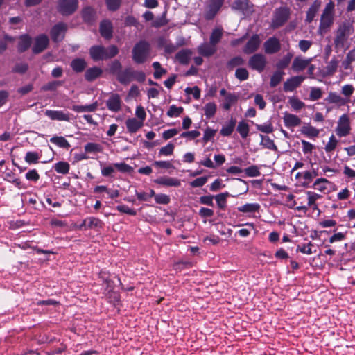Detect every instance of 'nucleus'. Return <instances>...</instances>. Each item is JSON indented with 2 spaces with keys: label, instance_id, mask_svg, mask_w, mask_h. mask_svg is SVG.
I'll return each mask as SVG.
<instances>
[{
  "label": "nucleus",
  "instance_id": "obj_1",
  "mask_svg": "<svg viewBox=\"0 0 355 355\" xmlns=\"http://www.w3.org/2000/svg\"><path fill=\"white\" fill-rule=\"evenodd\" d=\"M150 44L145 40L137 42L132 50V58L136 64H143L150 57Z\"/></svg>",
  "mask_w": 355,
  "mask_h": 355
},
{
  "label": "nucleus",
  "instance_id": "obj_2",
  "mask_svg": "<svg viewBox=\"0 0 355 355\" xmlns=\"http://www.w3.org/2000/svg\"><path fill=\"white\" fill-rule=\"evenodd\" d=\"M146 80V75L142 71L135 70L132 67H127L118 76V81L122 85H128L132 81L143 83Z\"/></svg>",
  "mask_w": 355,
  "mask_h": 355
},
{
  "label": "nucleus",
  "instance_id": "obj_3",
  "mask_svg": "<svg viewBox=\"0 0 355 355\" xmlns=\"http://www.w3.org/2000/svg\"><path fill=\"white\" fill-rule=\"evenodd\" d=\"M335 4L330 1L326 4L320 17L319 31H325L333 24Z\"/></svg>",
  "mask_w": 355,
  "mask_h": 355
},
{
  "label": "nucleus",
  "instance_id": "obj_4",
  "mask_svg": "<svg viewBox=\"0 0 355 355\" xmlns=\"http://www.w3.org/2000/svg\"><path fill=\"white\" fill-rule=\"evenodd\" d=\"M352 32V25L349 22H343L338 28L336 37L334 39V44L336 48L344 46L349 36Z\"/></svg>",
  "mask_w": 355,
  "mask_h": 355
},
{
  "label": "nucleus",
  "instance_id": "obj_5",
  "mask_svg": "<svg viewBox=\"0 0 355 355\" xmlns=\"http://www.w3.org/2000/svg\"><path fill=\"white\" fill-rule=\"evenodd\" d=\"M291 15V10L287 7H279L275 10L271 20L270 27L277 29L282 27L288 20Z\"/></svg>",
  "mask_w": 355,
  "mask_h": 355
},
{
  "label": "nucleus",
  "instance_id": "obj_6",
  "mask_svg": "<svg viewBox=\"0 0 355 355\" xmlns=\"http://www.w3.org/2000/svg\"><path fill=\"white\" fill-rule=\"evenodd\" d=\"M307 196V205H300L295 207L297 211H302L306 213L309 208H311L313 210H318V205L316 201L322 198V196L313 191H306Z\"/></svg>",
  "mask_w": 355,
  "mask_h": 355
},
{
  "label": "nucleus",
  "instance_id": "obj_7",
  "mask_svg": "<svg viewBox=\"0 0 355 355\" xmlns=\"http://www.w3.org/2000/svg\"><path fill=\"white\" fill-rule=\"evenodd\" d=\"M335 131L339 137H344L349 135L351 131L350 120L347 114H343L339 118Z\"/></svg>",
  "mask_w": 355,
  "mask_h": 355
},
{
  "label": "nucleus",
  "instance_id": "obj_8",
  "mask_svg": "<svg viewBox=\"0 0 355 355\" xmlns=\"http://www.w3.org/2000/svg\"><path fill=\"white\" fill-rule=\"evenodd\" d=\"M267 60L264 55L261 53H257L253 55L249 58L248 65L253 69L258 72H262L266 66Z\"/></svg>",
  "mask_w": 355,
  "mask_h": 355
},
{
  "label": "nucleus",
  "instance_id": "obj_9",
  "mask_svg": "<svg viewBox=\"0 0 355 355\" xmlns=\"http://www.w3.org/2000/svg\"><path fill=\"white\" fill-rule=\"evenodd\" d=\"M78 5V0H59L58 9L62 15H69L76 10Z\"/></svg>",
  "mask_w": 355,
  "mask_h": 355
},
{
  "label": "nucleus",
  "instance_id": "obj_10",
  "mask_svg": "<svg viewBox=\"0 0 355 355\" xmlns=\"http://www.w3.org/2000/svg\"><path fill=\"white\" fill-rule=\"evenodd\" d=\"M224 0H209L205 9V18L212 19L223 6Z\"/></svg>",
  "mask_w": 355,
  "mask_h": 355
},
{
  "label": "nucleus",
  "instance_id": "obj_11",
  "mask_svg": "<svg viewBox=\"0 0 355 355\" xmlns=\"http://www.w3.org/2000/svg\"><path fill=\"white\" fill-rule=\"evenodd\" d=\"M105 103L107 109L113 112H118L121 110L122 100L116 93H110Z\"/></svg>",
  "mask_w": 355,
  "mask_h": 355
},
{
  "label": "nucleus",
  "instance_id": "obj_12",
  "mask_svg": "<svg viewBox=\"0 0 355 355\" xmlns=\"http://www.w3.org/2000/svg\"><path fill=\"white\" fill-rule=\"evenodd\" d=\"M46 116L53 121H70L71 114L63 110H46L44 112Z\"/></svg>",
  "mask_w": 355,
  "mask_h": 355
},
{
  "label": "nucleus",
  "instance_id": "obj_13",
  "mask_svg": "<svg viewBox=\"0 0 355 355\" xmlns=\"http://www.w3.org/2000/svg\"><path fill=\"white\" fill-rule=\"evenodd\" d=\"M67 26L64 23L60 22L55 24L51 31V36L55 42L61 41L64 36Z\"/></svg>",
  "mask_w": 355,
  "mask_h": 355
},
{
  "label": "nucleus",
  "instance_id": "obj_14",
  "mask_svg": "<svg viewBox=\"0 0 355 355\" xmlns=\"http://www.w3.org/2000/svg\"><path fill=\"white\" fill-rule=\"evenodd\" d=\"M264 51L268 54H274L277 53L281 49V44L275 37H271L263 44Z\"/></svg>",
  "mask_w": 355,
  "mask_h": 355
},
{
  "label": "nucleus",
  "instance_id": "obj_15",
  "mask_svg": "<svg viewBox=\"0 0 355 355\" xmlns=\"http://www.w3.org/2000/svg\"><path fill=\"white\" fill-rule=\"evenodd\" d=\"M304 80V77L302 76H293L287 79L284 83V90L285 92H293L302 84Z\"/></svg>",
  "mask_w": 355,
  "mask_h": 355
},
{
  "label": "nucleus",
  "instance_id": "obj_16",
  "mask_svg": "<svg viewBox=\"0 0 355 355\" xmlns=\"http://www.w3.org/2000/svg\"><path fill=\"white\" fill-rule=\"evenodd\" d=\"M49 41L48 37L44 34L37 36L33 46V53H40L43 51L47 47Z\"/></svg>",
  "mask_w": 355,
  "mask_h": 355
},
{
  "label": "nucleus",
  "instance_id": "obj_17",
  "mask_svg": "<svg viewBox=\"0 0 355 355\" xmlns=\"http://www.w3.org/2000/svg\"><path fill=\"white\" fill-rule=\"evenodd\" d=\"M261 44V39L259 35L255 34L252 36V37L247 42L243 52L246 54H251L256 51Z\"/></svg>",
  "mask_w": 355,
  "mask_h": 355
},
{
  "label": "nucleus",
  "instance_id": "obj_18",
  "mask_svg": "<svg viewBox=\"0 0 355 355\" xmlns=\"http://www.w3.org/2000/svg\"><path fill=\"white\" fill-rule=\"evenodd\" d=\"M198 53L204 57H211L217 51L216 46L210 42H204L198 46Z\"/></svg>",
  "mask_w": 355,
  "mask_h": 355
},
{
  "label": "nucleus",
  "instance_id": "obj_19",
  "mask_svg": "<svg viewBox=\"0 0 355 355\" xmlns=\"http://www.w3.org/2000/svg\"><path fill=\"white\" fill-rule=\"evenodd\" d=\"M239 98V96L237 94L229 93V94L224 97L220 105L221 107L226 111L230 110L232 106L236 104Z\"/></svg>",
  "mask_w": 355,
  "mask_h": 355
},
{
  "label": "nucleus",
  "instance_id": "obj_20",
  "mask_svg": "<svg viewBox=\"0 0 355 355\" xmlns=\"http://www.w3.org/2000/svg\"><path fill=\"white\" fill-rule=\"evenodd\" d=\"M236 125V119L231 117L227 122H225L220 131V133L223 137H229L234 132Z\"/></svg>",
  "mask_w": 355,
  "mask_h": 355
},
{
  "label": "nucleus",
  "instance_id": "obj_21",
  "mask_svg": "<svg viewBox=\"0 0 355 355\" xmlns=\"http://www.w3.org/2000/svg\"><path fill=\"white\" fill-rule=\"evenodd\" d=\"M89 53L94 60H106L105 48L102 46H94L90 48Z\"/></svg>",
  "mask_w": 355,
  "mask_h": 355
},
{
  "label": "nucleus",
  "instance_id": "obj_22",
  "mask_svg": "<svg viewBox=\"0 0 355 355\" xmlns=\"http://www.w3.org/2000/svg\"><path fill=\"white\" fill-rule=\"evenodd\" d=\"M321 6L320 0H315L313 3L310 6L308 10L306 11V21L311 23L313 21L317 12H318Z\"/></svg>",
  "mask_w": 355,
  "mask_h": 355
},
{
  "label": "nucleus",
  "instance_id": "obj_23",
  "mask_svg": "<svg viewBox=\"0 0 355 355\" xmlns=\"http://www.w3.org/2000/svg\"><path fill=\"white\" fill-rule=\"evenodd\" d=\"M156 183L166 187H179L181 184L180 180L176 178L161 177L155 180Z\"/></svg>",
  "mask_w": 355,
  "mask_h": 355
},
{
  "label": "nucleus",
  "instance_id": "obj_24",
  "mask_svg": "<svg viewBox=\"0 0 355 355\" xmlns=\"http://www.w3.org/2000/svg\"><path fill=\"white\" fill-rule=\"evenodd\" d=\"M311 59H303L300 57H296L292 64V69L295 71H301L306 69L311 62Z\"/></svg>",
  "mask_w": 355,
  "mask_h": 355
},
{
  "label": "nucleus",
  "instance_id": "obj_25",
  "mask_svg": "<svg viewBox=\"0 0 355 355\" xmlns=\"http://www.w3.org/2000/svg\"><path fill=\"white\" fill-rule=\"evenodd\" d=\"M283 119L287 128L298 126L301 123V119L297 116L289 113H285Z\"/></svg>",
  "mask_w": 355,
  "mask_h": 355
},
{
  "label": "nucleus",
  "instance_id": "obj_26",
  "mask_svg": "<svg viewBox=\"0 0 355 355\" xmlns=\"http://www.w3.org/2000/svg\"><path fill=\"white\" fill-rule=\"evenodd\" d=\"M125 125L130 133H135L143 126L144 123L135 118H130L126 120Z\"/></svg>",
  "mask_w": 355,
  "mask_h": 355
},
{
  "label": "nucleus",
  "instance_id": "obj_27",
  "mask_svg": "<svg viewBox=\"0 0 355 355\" xmlns=\"http://www.w3.org/2000/svg\"><path fill=\"white\" fill-rule=\"evenodd\" d=\"M100 32L105 39H110L112 36V25L108 20H104L101 23Z\"/></svg>",
  "mask_w": 355,
  "mask_h": 355
},
{
  "label": "nucleus",
  "instance_id": "obj_28",
  "mask_svg": "<svg viewBox=\"0 0 355 355\" xmlns=\"http://www.w3.org/2000/svg\"><path fill=\"white\" fill-rule=\"evenodd\" d=\"M331 184V182L326 178H318L313 184L311 187L317 191H319L322 193H325V191L328 189V186Z\"/></svg>",
  "mask_w": 355,
  "mask_h": 355
},
{
  "label": "nucleus",
  "instance_id": "obj_29",
  "mask_svg": "<svg viewBox=\"0 0 355 355\" xmlns=\"http://www.w3.org/2000/svg\"><path fill=\"white\" fill-rule=\"evenodd\" d=\"M103 71L98 67L89 68L85 73V78L87 81H93L100 77Z\"/></svg>",
  "mask_w": 355,
  "mask_h": 355
},
{
  "label": "nucleus",
  "instance_id": "obj_30",
  "mask_svg": "<svg viewBox=\"0 0 355 355\" xmlns=\"http://www.w3.org/2000/svg\"><path fill=\"white\" fill-rule=\"evenodd\" d=\"M259 203H246L237 208L238 211L245 214H253L258 212L260 209Z\"/></svg>",
  "mask_w": 355,
  "mask_h": 355
},
{
  "label": "nucleus",
  "instance_id": "obj_31",
  "mask_svg": "<svg viewBox=\"0 0 355 355\" xmlns=\"http://www.w3.org/2000/svg\"><path fill=\"white\" fill-rule=\"evenodd\" d=\"M192 52L189 49H182L179 51L176 55V60L182 64H187L189 63Z\"/></svg>",
  "mask_w": 355,
  "mask_h": 355
},
{
  "label": "nucleus",
  "instance_id": "obj_32",
  "mask_svg": "<svg viewBox=\"0 0 355 355\" xmlns=\"http://www.w3.org/2000/svg\"><path fill=\"white\" fill-rule=\"evenodd\" d=\"M223 35V30L221 27L214 28L210 35L209 42L216 46L217 44L220 41Z\"/></svg>",
  "mask_w": 355,
  "mask_h": 355
},
{
  "label": "nucleus",
  "instance_id": "obj_33",
  "mask_svg": "<svg viewBox=\"0 0 355 355\" xmlns=\"http://www.w3.org/2000/svg\"><path fill=\"white\" fill-rule=\"evenodd\" d=\"M98 107V103L94 102L92 104L87 105H73L72 110L76 112H92L96 110Z\"/></svg>",
  "mask_w": 355,
  "mask_h": 355
},
{
  "label": "nucleus",
  "instance_id": "obj_34",
  "mask_svg": "<svg viewBox=\"0 0 355 355\" xmlns=\"http://www.w3.org/2000/svg\"><path fill=\"white\" fill-rule=\"evenodd\" d=\"M72 69L76 73H80L85 70L87 63L84 59L76 58L71 63Z\"/></svg>",
  "mask_w": 355,
  "mask_h": 355
},
{
  "label": "nucleus",
  "instance_id": "obj_35",
  "mask_svg": "<svg viewBox=\"0 0 355 355\" xmlns=\"http://www.w3.org/2000/svg\"><path fill=\"white\" fill-rule=\"evenodd\" d=\"M31 38L28 35H23L19 38L18 44V51L24 52L26 51L31 46Z\"/></svg>",
  "mask_w": 355,
  "mask_h": 355
},
{
  "label": "nucleus",
  "instance_id": "obj_36",
  "mask_svg": "<svg viewBox=\"0 0 355 355\" xmlns=\"http://www.w3.org/2000/svg\"><path fill=\"white\" fill-rule=\"evenodd\" d=\"M86 221L87 223V229L99 230L103 226V222L95 217H87L86 218Z\"/></svg>",
  "mask_w": 355,
  "mask_h": 355
},
{
  "label": "nucleus",
  "instance_id": "obj_37",
  "mask_svg": "<svg viewBox=\"0 0 355 355\" xmlns=\"http://www.w3.org/2000/svg\"><path fill=\"white\" fill-rule=\"evenodd\" d=\"M293 55L291 53H288L282 59H280L276 64L278 70H283L286 69L290 64Z\"/></svg>",
  "mask_w": 355,
  "mask_h": 355
},
{
  "label": "nucleus",
  "instance_id": "obj_38",
  "mask_svg": "<svg viewBox=\"0 0 355 355\" xmlns=\"http://www.w3.org/2000/svg\"><path fill=\"white\" fill-rule=\"evenodd\" d=\"M50 141L60 148L68 149L70 147L68 141L62 136H54L50 139Z\"/></svg>",
  "mask_w": 355,
  "mask_h": 355
},
{
  "label": "nucleus",
  "instance_id": "obj_39",
  "mask_svg": "<svg viewBox=\"0 0 355 355\" xmlns=\"http://www.w3.org/2000/svg\"><path fill=\"white\" fill-rule=\"evenodd\" d=\"M284 74L285 73L283 71H276L270 78V86L271 87L277 86L282 82Z\"/></svg>",
  "mask_w": 355,
  "mask_h": 355
},
{
  "label": "nucleus",
  "instance_id": "obj_40",
  "mask_svg": "<svg viewBox=\"0 0 355 355\" xmlns=\"http://www.w3.org/2000/svg\"><path fill=\"white\" fill-rule=\"evenodd\" d=\"M250 4L249 0H236L233 2L231 7L234 10H246L249 8Z\"/></svg>",
  "mask_w": 355,
  "mask_h": 355
},
{
  "label": "nucleus",
  "instance_id": "obj_41",
  "mask_svg": "<svg viewBox=\"0 0 355 355\" xmlns=\"http://www.w3.org/2000/svg\"><path fill=\"white\" fill-rule=\"evenodd\" d=\"M302 133L309 137H317L319 135V130L311 125H306L302 128Z\"/></svg>",
  "mask_w": 355,
  "mask_h": 355
},
{
  "label": "nucleus",
  "instance_id": "obj_42",
  "mask_svg": "<svg viewBox=\"0 0 355 355\" xmlns=\"http://www.w3.org/2000/svg\"><path fill=\"white\" fill-rule=\"evenodd\" d=\"M260 137L261 139V145L268 149L277 150V148L275 144L274 141L272 140L268 136L260 135Z\"/></svg>",
  "mask_w": 355,
  "mask_h": 355
},
{
  "label": "nucleus",
  "instance_id": "obj_43",
  "mask_svg": "<svg viewBox=\"0 0 355 355\" xmlns=\"http://www.w3.org/2000/svg\"><path fill=\"white\" fill-rule=\"evenodd\" d=\"M216 105L214 103H208L203 107L205 115L207 119L213 117L216 112Z\"/></svg>",
  "mask_w": 355,
  "mask_h": 355
},
{
  "label": "nucleus",
  "instance_id": "obj_44",
  "mask_svg": "<svg viewBox=\"0 0 355 355\" xmlns=\"http://www.w3.org/2000/svg\"><path fill=\"white\" fill-rule=\"evenodd\" d=\"M244 62V60L241 56H236L227 62L226 67L228 70H232L236 67L243 65Z\"/></svg>",
  "mask_w": 355,
  "mask_h": 355
},
{
  "label": "nucleus",
  "instance_id": "obj_45",
  "mask_svg": "<svg viewBox=\"0 0 355 355\" xmlns=\"http://www.w3.org/2000/svg\"><path fill=\"white\" fill-rule=\"evenodd\" d=\"M327 100L329 103H336L340 105H343L346 103V101L335 92H330Z\"/></svg>",
  "mask_w": 355,
  "mask_h": 355
},
{
  "label": "nucleus",
  "instance_id": "obj_46",
  "mask_svg": "<svg viewBox=\"0 0 355 355\" xmlns=\"http://www.w3.org/2000/svg\"><path fill=\"white\" fill-rule=\"evenodd\" d=\"M122 65L121 62L115 60L113 62H112L110 64L109 67V71L110 73L115 75L116 76V78L118 79V76L123 71L121 70Z\"/></svg>",
  "mask_w": 355,
  "mask_h": 355
},
{
  "label": "nucleus",
  "instance_id": "obj_47",
  "mask_svg": "<svg viewBox=\"0 0 355 355\" xmlns=\"http://www.w3.org/2000/svg\"><path fill=\"white\" fill-rule=\"evenodd\" d=\"M236 130L243 139L246 138L249 134V125L244 121L239 122Z\"/></svg>",
  "mask_w": 355,
  "mask_h": 355
},
{
  "label": "nucleus",
  "instance_id": "obj_48",
  "mask_svg": "<svg viewBox=\"0 0 355 355\" xmlns=\"http://www.w3.org/2000/svg\"><path fill=\"white\" fill-rule=\"evenodd\" d=\"M82 15L85 21L91 22L94 19L95 11L91 7H86L83 10Z\"/></svg>",
  "mask_w": 355,
  "mask_h": 355
},
{
  "label": "nucleus",
  "instance_id": "obj_49",
  "mask_svg": "<svg viewBox=\"0 0 355 355\" xmlns=\"http://www.w3.org/2000/svg\"><path fill=\"white\" fill-rule=\"evenodd\" d=\"M175 149V145L172 143H168L166 146L162 147L158 153V156H169L173 155Z\"/></svg>",
  "mask_w": 355,
  "mask_h": 355
},
{
  "label": "nucleus",
  "instance_id": "obj_50",
  "mask_svg": "<svg viewBox=\"0 0 355 355\" xmlns=\"http://www.w3.org/2000/svg\"><path fill=\"white\" fill-rule=\"evenodd\" d=\"M152 66L155 69L153 76L155 79L160 78L164 74L166 73V70L161 67V64L159 62H154Z\"/></svg>",
  "mask_w": 355,
  "mask_h": 355
},
{
  "label": "nucleus",
  "instance_id": "obj_51",
  "mask_svg": "<svg viewBox=\"0 0 355 355\" xmlns=\"http://www.w3.org/2000/svg\"><path fill=\"white\" fill-rule=\"evenodd\" d=\"M338 141L336 139L335 136L334 135H332L329 137V141L327 142V144H326V146L324 147L325 151L327 153H331L332 151H334L336 149V148L338 145Z\"/></svg>",
  "mask_w": 355,
  "mask_h": 355
},
{
  "label": "nucleus",
  "instance_id": "obj_52",
  "mask_svg": "<svg viewBox=\"0 0 355 355\" xmlns=\"http://www.w3.org/2000/svg\"><path fill=\"white\" fill-rule=\"evenodd\" d=\"M54 168L57 173L67 174L69 171V164L67 162H60L55 164Z\"/></svg>",
  "mask_w": 355,
  "mask_h": 355
},
{
  "label": "nucleus",
  "instance_id": "obj_53",
  "mask_svg": "<svg viewBox=\"0 0 355 355\" xmlns=\"http://www.w3.org/2000/svg\"><path fill=\"white\" fill-rule=\"evenodd\" d=\"M257 130L263 133H272L274 130L273 126L270 122H267L263 124H256Z\"/></svg>",
  "mask_w": 355,
  "mask_h": 355
},
{
  "label": "nucleus",
  "instance_id": "obj_54",
  "mask_svg": "<svg viewBox=\"0 0 355 355\" xmlns=\"http://www.w3.org/2000/svg\"><path fill=\"white\" fill-rule=\"evenodd\" d=\"M228 195H229L228 193H223L218 194L214 197V198L216 199L217 205L220 209H225V207H226L227 197L228 196Z\"/></svg>",
  "mask_w": 355,
  "mask_h": 355
},
{
  "label": "nucleus",
  "instance_id": "obj_55",
  "mask_svg": "<svg viewBox=\"0 0 355 355\" xmlns=\"http://www.w3.org/2000/svg\"><path fill=\"white\" fill-rule=\"evenodd\" d=\"M40 159L39 154L37 152L28 151L25 156V161L28 164H36Z\"/></svg>",
  "mask_w": 355,
  "mask_h": 355
},
{
  "label": "nucleus",
  "instance_id": "obj_56",
  "mask_svg": "<svg viewBox=\"0 0 355 355\" xmlns=\"http://www.w3.org/2000/svg\"><path fill=\"white\" fill-rule=\"evenodd\" d=\"M84 148L87 153H100L102 150V147L100 144L92 142L87 143Z\"/></svg>",
  "mask_w": 355,
  "mask_h": 355
},
{
  "label": "nucleus",
  "instance_id": "obj_57",
  "mask_svg": "<svg viewBox=\"0 0 355 355\" xmlns=\"http://www.w3.org/2000/svg\"><path fill=\"white\" fill-rule=\"evenodd\" d=\"M338 62L336 60L332 59L325 67L326 73L329 76L333 75L337 69Z\"/></svg>",
  "mask_w": 355,
  "mask_h": 355
},
{
  "label": "nucleus",
  "instance_id": "obj_58",
  "mask_svg": "<svg viewBox=\"0 0 355 355\" xmlns=\"http://www.w3.org/2000/svg\"><path fill=\"white\" fill-rule=\"evenodd\" d=\"M62 85V82L58 80H54L46 83L43 85L42 89L44 91H54L58 87H60Z\"/></svg>",
  "mask_w": 355,
  "mask_h": 355
},
{
  "label": "nucleus",
  "instance_id": "obj_59",
  "mask_svg": "<svg viewBox=\"0 0 355 355\" xmlns=\"http://www.w3.org/2000/svg\"><path fill=\"white\" fill-rule=\"evenodd\" d=\"M313 245L311 242L308 243L307 244H304L302 245H298L297 248V251H299L305 254H311L313 253L312 250Z\"/></svg>",
  "mask_w": 355,
  "mask_h": 355
},
{
  "label": "nucleus",
  "instance_id": "obj_60",
  "mask_svg": "<svg viewBox=\"0 0 355 355\" xmlns=\"http://www.w3.org/2000/svg\"><path fill=\"white\" fill-rule=\"evenodd\" d=\"M235 76L241 81L245 80L249 77V73L245 68H238L235 72Z\"/></svg>",
  "mask_w": 355,
  "mask_h": 355
},
{
  "label": "nucleus",
  "instance_id": "obj_61",
  "mask_svg": "<svg viewBox=\"0 0 355 355\" xmlns=\"http://www.w3.org/2000/svg\"><path fill=\"white\" fill-rule=\"evenodd\" d=\"M183 112V108L182 107H177L174 105H171L168 112L167 115L169 117H177L180 115V114Z\"/></svg>",
  "mask_w": 355,
  "mask_h": 355
},
{
  "label": "nucleus",
  "instance_id": "obj_62",
  "mask_svg": "<svg viewBox=\"0 0 355 355\" xmlns=\"http://www.w3.org/2000/svg\"><path fill=\"white\" fill-rule=\"evenodd\" d=\"M245 173L248 177H258L261 175L259 167L255 165L246 168Z\"/></svg>",
  "mask_w": 355,
  "mask_h": 355
},
{
  "label": "nucleus",
  "instance_id": "obj_63",
  "mask_svg": "<svg viewBox=\"0 0 355 355\" xmlns=\"http://www.w3.org/2000/svg\"><path fill=\"white\" fill-rule=\"evenodd\" d=\"M155 200L156 203L161 205H168L170 202L169 196L164 193H159L155 196Z\"/></svg>",
  "mask_w": 355,
  "mask_h": 355
},
{
  "label": "nucleus",
  "instance_id": "obj_64",
  "mask_svg": "<svg viewBox=\"0 0 355 355\" xmlns=\"http://www.w3.org/2000/svg\"><path fill=\"white\" fill-rule=\"evenodd\" d=\"M289 103L291 106L295 110H299L304 106V103L302 101L294 97L289 99Z\"/></svg>",
  "mask_w": 355,
  "mask_h": 355
}]
</instances>
